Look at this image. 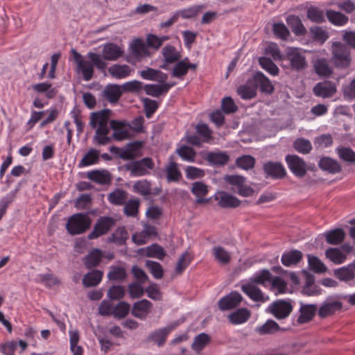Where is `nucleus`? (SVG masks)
<instances>
[{
  "instance_id": "1",
  "label": "nucleus",
  "mask_w": 355,
  "mask_h": 355,
  "mask_svg": "<svg viewBox=\"0 0 355 355\" xmlns=\"http://www.w3.org/2000/svg\"><path fill=\"white\" fill-rule=\"evenodd\" d=\"M111 112L110 110L104 109L92 112L90 115L89 125L96 129L93 140L97 145H106L112 141V138L108 137L110 131L108 123Z\"/></svg>"
},
{
  "instance_id": "2",
  "label": "nucleus",
  "mask_w": 355,
  "mask_h": 355,
  "mask_svg": "<svg viewBox=\"0 0 355 355\" xmlns=\"http://www.w3.org/2000/svg\"><path fill=\"white\" fill-rule=\"evenodd\" d=\"M73 60L77 65V69L80 71L85 81H89L93 78L94 73V67H96L101 71L104 72L107 64L101 58L100 54L89 52L87 58L89 60L84 59L81 54L75 49H71Z\"/></svg>"
},
{
  "instance_id": "3",
  "label": "nucleus",
  "mask_w": 355,
  "mask_h": 355,
  "mask_svg": "<svg viewBox=\"0 0 355 355\" xmlns=\"http://www.w3.org/2000/svg\"><path fill=\"white\" fill-rule=\"evenodd\" d=\"M331 61L337 68L346 69L349 67L352 61L349 49L341 42H334L331 45Z\"/></svg>"
},
{
  "instance_id": "4",
  "label": "nucleus",
  "mask_w": 355,
  "mask_h": 355,
  "mask_svg": "<svg viewBox=\"0 0 355 355\" xmlns=\"http://www.w3.org/2000/svg\"><path fill=\"white\" fill-rule=\"evenodd\" d=\"M284 60L288 62V67L295 71H302L308 65L302 50L296 47L288 48Z\"/></svg>"
},
{
  "instance_id": "5",
  "label": "nucleus",
  "mask_w": 355,
  "mask_h": 355,
  "mask_svg": "<svg viewBox=\"0 0 355 355\" xmlns=\"http://www.w3.org/2000/svg\"><path fill=\"white\" fill-rule=\"evenodd\" d=\"M92 220L87 214H76L69 218L66 228L71 235L80 234L90 227Z\"/></svg>"
},
{
  "instance_id": "6",
  "label": "nucleus",
  "mask_w": 355,
  "mask_h": 355,
  "mask_svg": "<svg viewBox=\"0 0 355 355\" xmlns=\"http://www.w3.org/2000/svg\"><path fill=\"white\" fill-rule=\"evenodd\" d=\"M155 164L150 157H145L140 160L133 161L124 165L125 168L131 175L143 176L150 173L149 170L154 168Z\"/></svg>"
},
{
  "instance_id": "7",
  "label": "nucleus",
  "mask_w": 355,
  "mask_h": 355,
  "mask_svg": "<svg viewBox=\"0 0 355 355\" xmlns=\"http://www.w3.org/2000/svg\"><path fill=\"white\" fill-rule=\"evenodd\" d=\"M224 180L232 187V191H236L242 196H250L254 193L250 187L245 184V178L241 175H227L224 177Z\"/></svg>"
},
{
  "instance_id": "8",
  "label": "nucleus",
  "mask_w": 355,
  "mask_h": 355,
  "mask_svg": "<svg viewBox=\"0 0 355 355\" xmlns=\"http://www.w3.org/2000/svg\"><path fill=\"white\" fill-rule=\"evenodd\" d=\"M114 225L115 220L113 218L109 216L100 217L87 237L90 240L97 239L107 234Z\"/></svg>"
},
{
  "instance_id": "9",
  "label": "nucleus",
  "mask_w": 355,
  "mask_h": 355,
  "mask_svg": "<svg viewBox=\"0 0 355 355\" xmlns=\"http://www.w3.org/2000/svg\"><path fill=\"white\" fill-rule=\"evenodd\" d=\"M263 171L266 177L275 180L283 179L286 176V171L279 162L268 161L263 164Z\"/></svg>"
},
{
  "instance_id": "10",
  "label": "nucleus",
  "mask_w": 355,
  "mask_h": 355,
  "mask_svg": "<svg viewBox=\"0 0 355 355\" xmlns=\"http://www.w3.org/2000/svg\"><path fill=\"white\" fill-rule=\"evenodd\" d=\"M286 162L289 169L297 177L302 178L306 173V164L305 162L295 155H288L286 157Z\"/></svg>"
},
{
  "instance_id": "11",
  "label": "nucleus",
  "mask_w": 355,
  "mask_h": 355,
  "mask_svg": "<svg viewBox=\"0 0 355 355\" xmlns=\"http://www.w3.org/2000/svg\"><path fill=\"white\" fill-rule=\"evenodd\" d=\"M177 324H171L168 327L156 329L152 331L146 338V342L153 343L158 347L163 346L169 333L175 328Z\"/></svg>"
},
{
  "instance_id": "12",
  "label": "nucleus",
  "mask_w": 355,
  "mask_h": 355,
  "mask_svg": "<svg viewBox=\"0 0 355 355\" xmlns=\"http://www.w3.org/2000/svg\"><path fill=\"white\" fill-rule=\"evenodd\" d=\"M336 92L335 83L329 80L320 82L313 88V92L316 96L324 98L332 97Z\"/></svg>"
},
{
  "instance_id": "13",
  "label": "nucleus",
  "mask_w": 355,
  "mask_h": 355,
  "mask_svg": "<svg viewBox=\"0 0 355 355\" xmlns=\"http://www.w3.org/2000/svg\"><path fill=\"white\" fill-rule=\"evenodd\" d=\"M130 49L131 55L137 60H141L144 58L150 57L152 55L147 44L139 38L132 41Z\"/></svg>"
},
{
  "instance_id": "14",
  "label": "nucleus",
  "mask_w": 355,
  "mask_h": 355,
  "mask_svg": "<svg viewBox=\"0 0 355 355\" xmlns=\"http://www.w3.org/2000/svg\"><path fill=\"white\" fill-rule=\"evenodd\" d=\"M243 300V297L238 292H232L221 298L218 302V307L221 311L232 309L238 306Z\"/></svg>"
},
{
  "instance_id": "15",
  "label": "nucleus",
  "mask_w": 355,
  "mask_h": 355,
  "mask_svg": "<svg viewBox=\"0 0 355 355\" xmlns=\"http://www.w3.org/2000/svg\"><path fill=\"white\" fill-rule=\"evenodd\" d=\"M123 54V50L121 47L114 43H107L103 45L101 58L104 61H115L121 58Z\"/></svg>"
},
{
  "instance_id": "16",
  "label": "nucleus",
  "mask_w": 355,
  "mask_h": 355,
  "mask_svg": "<svg viewBox=\"0 0 355 355\" xmlns=\"http://www.w3.org/2000/svg\"><path fill=\"white\" fill-rule=\"evenodd\" d=\"M215 200L223 208H236L241 205V201L237 198L225 191H218L215 195Z\"/></svg>"
},
{
  "instance_id": "17",
  "label": "nucleus",
  "mask_w": 355,
  "mask_h": 355,
  "mask_svg": "<svg viewBox=\"0 0 355 355\" xmlns=\"http://www.w3.org/2000/svg\"><path fill=\"white\" fill-rule=\"evenodd\" d=\"M270 312L277 319H284L288 316L292 311V306L289 302L284 300L275 302L270 307Z\"/></svg>"
},
{
  "instance_id": "18",
  "label": "nucleus",
  "mask_w": 355,
  "mask_h": 355,
  "mask_svg": "<svg viewBox=\"0 0 355 355\" xmlns=\"http://www.w3.org/2000/svg\"><path fill=\"white\" fill-rule=\"evenodd\" d=\"M152 306L150 301L141 300L133 304L131 313L135 318L144 320L150 312Z\"/></svg>"
},
{
  "instance_id": "19",
  "label": "nucleus",
  "mask_w": 355,
  "mask_h": 355,
  "mask_svg": "<svg viewBox=\"0 0 355 355\" xmlns=\"http://www.w3.org/2000/svg\"><path fill=\"white\" fill-rule=\"evenodd\" d=\"M241 290L251 300L255 302H265L268 297H265L262 291L253 282H248L242 285Z\"/></svg>"
},
{
  "instance_id": "20",
  "label": "nucleus",
  "mask_w": 355,
  "mask_h": 355,
  "mask_svg": "<svg viewBox=\"0 0 355 355\" xmlns=\"http://www.w3.org/2000/svg\"><path fill=\"white\" fill-rule=\"evenodd\" d=\"M252 81L256 88L259 87L263 93L271 94L274 92V87L270 80L261 72L256 73Z\"/></svg>"
},
{
  "instance_id": "21",
  "label": "nucleus",
  "mask_w": 355,
  "mask_h": 355,
  "mask_svg": "<svg viewBox=\"0 0 355 355\" xmlns=\"http://www.w3.org/2000/svg\"><path fill=\"white\" fill-rule=\"evenodd\" d=\"M87 177L90 180L99 184H110L112 182V176L106 170H94L88 172Z\"/></svg>"
},
{
  "instance_id": "22",
  "label": "nucleus",
  "mask_w": 355,
  "mask_h": 355,
  "mask_svg": "<svg viewBox=\"0 0 355 355\" xmlns=\"http://www.w3.org/2000/svg\"><path fill=\"white\" fill-rule=\"evenodd\" d=\"M191 193L196 196V204L209 202V199L204 198L208 193V187L202 182H195L193 183Z\"/></svg>"
},
{
  "instance_id": "23",
  "label": "nucleus",
  "mask_w": 355,
  "mask_h": 355,
  "mask_svg": "<svg viewBox=\"0 0 355 355\" xmlns=\"http://www.w3.org/2000/svg\"><path fill=\"white\" fill-rule=\"evenodd\" d=\"M315 72L321 77L328 78L333 73V69L325 58L317 59L313 62Z\"/></svg>"
},
{
  "instance_id": "24",
  "label": "nucleus",
  "mask_w": 355,
  "mask_h": 355,
  "mask_svg": "<svg viewBox=\"0 0 355 355\" xmlns=\"http://www.w3.org/2000/svg\"><path fill=\"white\" fill-rule=\"evenodd\" d=\"M342 303L339 301H327L319 309L318 315L321 318L333 315L336 311L342 309Z\"/></svg>"
},
{
  "instance_id": "25",
  "label": "nucleus",
  "mask_w": 355,
  "mask_h": 355,
  "mask_svg": "<svg viewBox=\"0 0 355 355\" xmlns=\"http://www.w3.org/2000/svg\"><path fill=\"white\" fill-rule=\"evenodd\" d=\"M286 22L295 35L302 36L306 33L307 31L298 16L289 15L286 18Z\"/></svg>"
},
{
  "instance_id": "26",
  "label": "nucleus",
  "mask_w": 355,
  "mask_h": 355,
  "mask_svg": "<svg viewBox=\"0 0 355 355\" xmlns=\"http://www.w3.org/2000/svg\"><path fill=\"white\" fill-rule=\"evenodd\" d=\"M318 165L322 171H327L329 173L334 174L341 171V166L338 162L328 157L321 158Z\"/></svg>"
},
{
  "instance_id": "27",
  "label": "nucleus",
  "mask_w": 355,
  "mask_h": 355,
  "mask_svg": "<svg viewBox=\"0 0 355 355\" xmlns=\"http://www.w3.org/2000/svg\"><path fill=\"white\" fill-rule=\"evenodd\" d=\"M317 310L316 305L306 304L301 306L300 309V314L297 320V323H306L313 318Z\"/></svg>"
},
{
  "instance_id": "28",
  "label": "nucleus",
  "mask_w": 355,
  "mask_h": 355,
  "mask_svg": "<svg viewBox=\"0 0 355 355\" xmlns=\"http://www.w3.org/2000/svg\"><path fill=\"white\" fill-rule=\"evenodd\" d=\"M250 311L245 309H239L228 315L230 322L233 324H239L245 322L250 317Z\"/></svg>"
},
{
  "instance_id": "29",
  "label": "nucleus",
  "mask_w": 355,
  "mask_h": 355,
  "mask_svg": "<svg viewBox=\"0 0 355 355\" xmlns=\"http://www.w3.org/2000/svg\"><path fill=\"white\" fill-rule=\"evenodd\" d=\"M103 272L99 270H93L83 277V284L85 287L96 286L101 282Z\"/></svg>"
},
{
  "instance_id": "30",
  "label": "nucleus",
  "mask_w": 355,
  "mask_h": 355,
  "mask_svg": "<svg viewBox=\"0 0 355 355\" xmlns=\"http://www.w3.org/2000/svg\"><path fill=\"white\" fill-rule=\"evenodd\" d=\"M302 259V253L300 250H293L283 254L282 257V263L285 266L296 265Z\"/></svg>"
},
{
  "instance_id": "31",
  "label": "nucleus",
  "mask_w": 355,
  "mask_h": 355,
  "mask_svg": "<svg viewBox=\"0 0 355 355\" xmlns=\"http://www.w3.org/2000/svg\"><path fill=\"white\" fill-rule=\"evenodd\" d=\"M326 241L331 245H338L341 243L345 236V232L340 229H335L324 234Z\"/></svg>"
},
{
  "instance_id": "32",
  "label": "nucleus",
  "mask_w": 355,
  "mask_h": 355,
  "mask_svg": "<svg viewBox=\"0 0 355 355\" xmlns=\"http://www.w3.org/2000/svg\"><path fill=\"white\" fill-rule=\"evenodd\" d=\"M110 74L117 79L124 78L131 73L130 67L126 64H114L108 68Z\"/></svg>"
},
{
  "instance_id": "33",
  "label": "nucleus",
  "mask_w": 355,
  "mask_h": 355,
  "mask_svg": "<svg viewBox=\"0 0 355 355\" xmlns=\"http://www.w3.org/2000/svg\"><path fill=\"white\" fill-rule=\"evenodd\" d=\"M162 54L166 63H175L178 61L181 55L172 45H166L162 50Z\"/></svg>"
},
{
  "instance_id": "34",
  "label": "nucleus",
  "mask_w": 355,
  "mask_h": 355,
  "mask_svg": "<svg viewBox=\"0 0 355 355\" xmlns=\"http://www.w3.org/2000/svg\"><path fill=\"white\" fill-rule=\"evenodd\" d=\"M103 254L99 249L92 250L84 259L86 268H92L98 266L101 261Z\"/></svg>"
},
{
  "instance_id": "35",
  "label": "nucleus",
  "mask_w": 355,
  "mask_h": 355,
  "mask_svg": "<svg viewBox=\"0 0 355 355\" xmlns=\"http://www.w3.org/2000/svg\"><path fill=\"white\" fill-rule=\"evenodd\" d=\"M122 94L121 87L118 85H107L104 91V96L110 103H116L120 98Z\"/></svg>"
},
{
  "instance_id": "36",
  "label": "nucleus",
  "mask_w": 355,
  "mask_h": 355,
  "mask_svg": "<svg viewBox=\"0 0 355 355\" xmlns=\"http://www.w3.org/2000/svg\"><path fill=\"white\" fill-rule=\"evenodd\" d=\"M237 93L243 99H251L257 94L256 87L253 82L248 81L246 84L238 87Z\"/></svg>"
},
{
  "instance_id": "37",
  "label": "nucleus",
  "mask_w": 355,
  "mask_h": 355,
  "mask_svg": "<svg viewBox=\"0 0 355 355\" xmlns=\"http://www.w3.org/2000/svg\"><path fill=\"white\" fill-rule=\"evenodd\" d=\"M110 127L113 130L114 133L112 137L114 139L118 141H121L125 138H127L128 132L126 130L123 129L124 123L121 121L112 120L110 122Z\"/></svg>"
},
{
  "instance_id": "38",
  "label": "nucleus",
  "mask_w": 355,
  "mask_h": 355,
  "mask_svg": "<svg viewBox=\"0 0 355 355\" xmlns=\"http://www.w3.org/2000/svg\"><path fill=\"white\" fill-rule=\"evenodd\" d=\"M326 15L328 20L336 26H343L346 24L349 20L348 17L344 14L333 10H327Z\"/></svg>"
},
{
  "instance_id": "39",
  "label": "nucleus",
  "mask_w": 355,
  "mask_h": 355,
  "mask_svg": "<svg viewBox=\"0 0 355 355\" xmlns=\"http://www.w3.org/2000/svg\"><path fill=\"white\" fill-rule=\"evenodd\" d=\"M142 143L137 141L130 144L128 148L122 150L119 153V157L124 160L133 159L137 157L136 151L141 148Z\"/></svg>"
},
{
  "instance_id": "40",
  "label": "nucleus",
  "mask_w": 355,
  "mask_h": 355,
  "mask_svg": "<svg viewBox=\"0 0 355 355\" xmlns=\"http://www.w3.org/2000/svg\"><path fill=\"white\" fill-rule=\"evenodd\" d=\"M215 259L221 264H228L231 261V254L222 246H215L212 249Z\"/></svg>"
},
{
  "instance_id": "41",
  "label": "nucleus",
  "mask_w": 355,
  "mask_h": 355,
  "mask_svg": "<svg viewBox=\"0 0 355 355\" xmlns=\"http://www.w3.org/2000/svg\"><path fill=\"white\" fill-rule=\"evenodd\" d=\"M335 276L340 281L349 282L354 279L355 273L352 263L346 267H343L334 271Z\"/></svg>"
},
{
  "instance_id": "42",
  "label": "nucleus",
  "mask_w": 355,
  "mask_h": 355,
  "mask_svg": "<svg viewBox=\"0 0 355 355\" xmlns=\"http://www.w3.org/2000/svg\"><path fill=\"white\" fill-rule=\"evenodd\" d=\"M127 273L125 269L122 266H112L107 274L110 280L123 282L125 279Z\"/></svg>"
},
{
  "instance_id": "43",
  "label": "nucleus",
  "mask_w": 355,
  "mask_h": 355,
  "mask_svg": "<svg viewBox=\"0 0 355 355\" xmlns=\"http://www.w3.org/2000/svg\"><path fill=\"white\" fill-rule=\"evenodd\" d=\"M107 198L110 202L113 205H122L125 202L128 198V193L121 189H116L108 195Z\"/></svg>"
},
{
  "instance_id": "44",
  "label": "nucleus",
  "mask_w": 355,
  "mask_h": 355,
  "mask_svg": "<svg viewBox=\"0 0 355 355\" xmlns=\"http://www.w3.org/2000/svg\"><path fill=\"white\" fill-rule=\"evenodd\" d=\"M312 39L322 44L329 38V33L320 26H312L309 29Z\"/></svg>"
},
{
  "instance_id": "45",
  "label": "nucleus",
  "mask_w": 355,
  "mask_h": 355,
  "mask_svg": "<svg viewBox=\"0 0 355 355\" xmlns=\"http://www.w3.org/2000/svg\"><path fill=\"white\" fill-rule=\"evenodd\" d=\"M326 257L336 264H340L346 259V256L338 248H329L325 252Z\"/></svg>"
},
{
  "instance_id": "46",
  "label": "nucleus",
  "mask_w": 355,
  "mask_h": 355,
  "mask_svg": "<svg viewBox=\"0 0 355 355\" xmlns=\"http://www.w3.org/2000/svg\"><path fill=\"white\" fill-rule=\"evenodd\" d=\"M271 278L270 272L267 269H263L250 278L249 282H253L254 285L257 284L265 286L267 282H270Z\"/></svg>"
},
{
  "instance_id": "47",
  "label": "nucleus",
  "mask_w": 355,
  "mask_h": 355,
  "mask_svg": "<svg viewBox=\"0 0 355 355\" xmlns=\"http://www.w3.org/2000/svg\"><path fill=\"white\" fill-rule=\"evenodd\" d=\"M99 151L96 149H90L82 158L79 166H86L96 163L99 159Z\"/></svg>"
},
{
  "instance_id": "48",
  "label": "nucleus",
  "mask_w": 355,
  "mask_h": 355,
  "mask_svg": "<svg viewBox=\"0 0 355 355\" xmlns=\"http://www.w3.org/2000/svg\"><path fill=\"white\" fill-rule=\"evenodd\" d=\"M279 327L278 324L272 320H269L263 325L257 327L256 331L260 335H266L274 334L279 331Z\"/></svg>"
},
{
  "instance_id": "49",
  "label": "nucleus",
  "mask_w": 355,
  "mask_h": 355,
  "mask_svg": "<svg viewBox=\"0 0 355 355\" xmlns=\"http://www.w3.org/2000/svg\"><path fill=\"white\" fill-rule=\"evenodd\" d=\"M165 171L168 182H177L181 177V173L178 168V164L173 161L166 167Z\"/></svg>"
},
{
  "instance_id": "50",
  "label": "nucleus",
  "mask_w": 355,
  "mask_h": 355,
  "mask_svg": "<svg viewBox=\"0 0 355 355\" xmlns=\"http://www.w3.org/2000/svg\"><path fill=\"white\" fill-rule=\"evenodd\" d=\"M187 58L182 60L178 61L174 66L171 72V75L175 78H182L188 72V64H187Z\"/></svg>"
},
{
  "instance_id": "51",
  "label": "nucleus",
  "mask_w": 355,
  "mask_h": 355,
  "mask_svg": "<svg viewBox=\"0 0 355 355\" xmlns=\"http://www.w3.org/2000/svg\"><path fill=\"white\" fill-rule=\"evenodd\" d=\"M166 87H164L163 84H148L144 86L146 94L153 97H159L166 94Z\"/></svg>"
},
{
  "instance_id": "52",
  "label": "nucleus",
  "mask_w": 355,
  "mask_h": 355,
  "mask_svg": "<svg viewBox=\"0 0 355 355\" xmlns=\"http://www.w3.org/2000/svg\"><path fill=\"white\" fill-rule=\"evenodd\" d=\"M306 12L308 19L313 22L321 24L325 21L323 11L317 7H310Z\"/></svg>"
},
{
  "instance_id": "53",
  "label": "nucleus",
  "mask_w": 355,
  "mask_h": 355,
  "mask_svg": "<svg viewBox=\"0 0 355 355\" xmlns=\"http://www.w3.org/2000/svg\"><path fill=\"white\" fill-rule=\"evenodd\" d=\"M130 310V305L125 302H120L113 307L112 315L118 319L125 318Z\"/></svg>"
},
{
  "instance_id": "54",
  "label": "nucleus",
  "mask_w": 355,
  "mask_h": 355,
  "mask_svg": "<svg viewBox=\"0 0 355 355\" xmlns=\"http://www.w3.org/2000/svg\"><path fill=\"white\" fill-rule=\"evenodd\" d=\"M210 341L209 336L202 333L195 337L192 343V349L197 352H200Z\"/></svg>"
},
{
  "instance_id": "55",
  "label": "nucleus",
  "mask_w": 355,
  "mask_h": 355,
  "mask_svg": "<svg viewBox=\"0 0 355 355\" xmlns=\"http://www.w3.org/2000/svg\"><path fill=\"white\" fill-rule=\"evenodd\" d=\"M125 295V289L120 285H113L107 291V295L112 300H120Z\"/></svg>"
},
{
  "instance_id": "56",
  "label": "nucleus",
  "mask_w": 355,
  "mask_h": 355,
  "mask_svg": "<svg viewBox=\"0 0 355 355\" xmlns=\"http://www.w3.org/2000/svg\"><path fill=\"white\" fill-rule=\"evenodd\" d=\"M191 256L187 252L183 253L178 259L175 271L177 275H180L186 269L191 261Z\"/></svg>"
},
{
  "instance_id": "57",
  "label": "nucleus",
  "mask_w": 355,
  "mask_h": 355,
  "mask_svg": "<svg viewBox=\"0 0 355 355\" xmlns=\"http://www.w3.org/2000/svg\"><path fill=\"white\" fill-rule=\"evenodd\" d=\"M140 202L138 199L128 200L124 206V214L128 216L136 217L138 214Z\"/></svg>"
},
{
  "instance_id": "58",
  "label": "nucleus",
  "mask_w": 355,
  "mask_h": 355,
  "mask_svg": "<svg viewBox=\"0 0 355 355\" xmlns=\"http://www.w3.org/2000/svg\"><path fill=\"white\" fill-rule=\"evenodd\" d=\"M146 266L155 279L162 278L164 275V270L159 263L147 260L146 261Z\"/></svg>"
},
{
  "instance_id": "59",
  "label": "nucleus",
  "mask_w": 355,
  "mask_h": 355,
  "mask_svg": "<svg viewBox=\"0 0 355 355\" xmlns=\"http://www.w3.org/2000/svg\"><path fill=\"white\" fill-rule=\"evenodd\" d=\"M166 255L164 248L158 244H153L146 248V256L158 259H163Z\"/></svg>"
},
{
  "instance_id": "60",
  "label": "nucleus",
  "mask_w": 355,
  "mask_h": 355,
  "mask_svg": "<svg viewBox=\"0 0 355 355\" xmlns=\"http://www.w3.org/2000/svg\"><path fill=\"white\" fill-rule=\"evenodd\" d=\"M207 160L213 164L224 165L229 161V156L224 153H209Z\"/></svg>"
},
{
  "instance_id": "61",
  "label": "nucleus",
  "mask_w": 355,
  "mask_h": 355,
  "mask_svg": "<svg viewBox=\"0 0 355 355\" xmlns=\"http://www.w3.org/2000/svg\"><path fill=\"white\" fill-rule=\"evenodd\" d=\"M133 190L141 196L151 193L150 183L146 180L137 181L133 185Z\"/></svg>"
},
{
  "instance_id": "62",
  "label": "nucleus",
  "mask_w": 355,
  "mask_h": 355,
  "mask_svg": "<svg viewBox=\"0 0 355 355\" xmlns=\"http://www.w3.org/2000/svg\"><path fill=\"white\" fill-rule=\"evenodd\" d=\"M259 62L261 67L271 75L276 76L278 74V67L270 58L261 57L259 58Z\"/></svg>"
},
{
  "instance_id": "63",
  "label": "nucleus",
  "mask_w": 355,
  "mask_h": 355,
  "mask_svg": "<svg viewBox=\"0 0 355 355\" xmlns=\"http://www.w3.org/2000/svg\"><path fill=\"white\" fill-rule=\"evenodd\" d=\"M308 262L310 268L315 272H324L327 271V267L315 256L309 254Z\"/></svg>"
},
{
  "instance_id": "64",
  "label": "nucleus",
  "mask_w": 355,
  "mask_h": 355,
  "mask_svg": "<svg viewBox=\"0 0 355 355\" xmlns=\"http://www.w3.org/2000/svg\"><path fill=\"white\" fill-rule=\"evenodd\" d=\"M337 153L339 157L343 161L350 163H355V152L350 148H338Z\"/></svg>"
}]
</instances>
